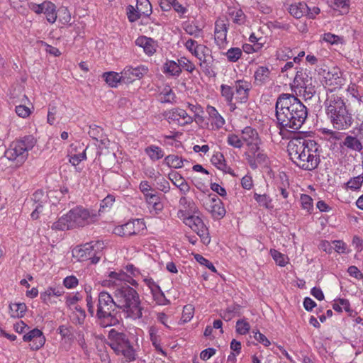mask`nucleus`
<instances>
[{
  "instance_id": "0eeeda50",
  "label": "nucleus",
  "mask_w": 363,
  "mask_h": 363,
  "mask_svg": "<svg viewBox=\"0 0 363 363\" xmlns=\"http://www.w3.org/2000/svg\"><path fill=\"white\" fill-rule=\"evenodd\" d=\"M108 338V345L118 355H122L126 362H132L135 359V352L125 334L111 330Z\"/></svg>"
},
{
  "instance_id": "f3484780",
  "label": "nucleus",
  "mask_w": 363,
  "mask_h": 363,
  "mask_svg": "<svg viewBox=\"0 0 363 363\" xmlns=\"http://www.w3.org/2000/svg\"><path fill=\"white\" fill-rule=\"evenodd\" d=\"M144 226L145 224L140 219H134L116 227L114 232L120 236H131L140 233Z\"/></svg>"
},
{
  "instance_id": "a211bd4d",
  "label": "nucleus",
  "mask_w": 363,
  "mask_h": 363,
  "mask_svg": "<svg viewBox=\"0 0 363 363\" xmlns=\"http://www.w3.org/2000/svg\"><path fill=\"white\" fill-rule=\"evenodd\" d=\"M203 205L215 219H220L225 214L226 211L223 202L216 195L212 197L208 196Z\"/></svg>"
},
{
  "instance_id": "5701e85b",
  "label": "nucleus",
  "mask_w": 363,
  "mask_h": 363,
  "mask_svg": "<svg viewBox=\"0 0 363 363\" xmlns=\"http://www.w3.org/2000/svg\"><path fill=\"white\" fill-rule=\"evenodd\" d=\"M169 180L179 189L182 194L186 195L190 190V186L185 179L178 172H172L169 174Z\"/></svg>"
},
{
  "instance_id": "f257e3e1",
  "label": "nucleus",
  "mask_w": 363,
  "mask_h": 363,
  "mask_svg": "<svg viewBox=\"0 0 363 363\" xmlns=\"http://www.w3.org/2000/svg\"><path fill=\"white\" fill-rule=\"evenodd\" d=\"M275 115L277 126L282 138H290L287 150L291 160L300 169L313 171L318 168L320 162V145L313 140L306 139L302 132L288 131L287 128L298 130L303 124L308 115Z\"/></svg>"
},
{
  "instance_id": "8fccbe9b",
  "label": "nucleus",
  "mask_w": 363,
  "mask_h": 363,
  "mask_svg": "<svg viewBox=\"0 0 363 363\" xmlns=\"http://www.w3.org/2000/svg\"><path fill=\"white\" fill-rule=\"evenodd\" d=\"M271 255L276 263L280 267H284L288 263L285 255L277 250H270Z\"/></svg>"
},
{
  "instance_id": "09e8293b",
  "label": "nucleus",
  "mask_w": 363,
  "mask_h": 363,
  "mask_svg": "<svg viewBox=\"0 0 363 363\" xmlns=\"http://www.w3.org/2000/svg\"><path fill=\"white\" fill-rule=\"evenodd\" d=\"M363 183V175H358L351 178L346 184L348 189L357 190L361 188Z\"/></svg>"
},
{
  "instance_id": "ea45409f",
  "label": "nucleus",
  "mask_w": 363,
  "mask_h": 363,
  "mask_svg": "<svg viewBox=\"0 0 363 363\" xmlns=\"http://www.w3.org/2000/svg\"><path fill=\"white\" fill-rule=\"evenodd\" d=\"M26 310V306L23 303H13L9 305V313L13 318L22 317Z\"/></svg>"
},
{
  "instance_id": "c756f323",
  "label": "nucleus",
  "mask_w": 363,
  "mask_h": 363,
  "mask_svg": "<svg viewBox=\"0 0 363 363\" xmlns=\"http://www.w3.org/2000/svg\"><path fill=\"white\" fill-rule=\"evenodd\" d=\"M145 198L148 205V208L150 210L154 211L155 213H158L162 210L163 205L160 201V197L157 194H152L147 195Z\"/></svg>"
},
{
  "instance_id": "37998d69",
  "label": "nucleus",
  "mask_w": 363,
  "mask_h": 363,
  "mask_svg": "<svg viewBox=\"0 0 363 363\" xmlns=\"http://www.w3.org/2000/svg\"><path fill=\"white\" fill-rule=\"evenodd\" d=\"M86 318V313L84 309L77 306L72 313V320L74 324L82 325Z\"/></svg>"
},
{
  "instance_id": "393cba45",
  "label": "nucleus",
  "mask_w": 363,
  "mask_h": 363,
  "mask_svg": "<svg viewBox=\"0 0 363 363\" xmlns=\"http://www.w3.org/2000/svg\"><path fill=\"white\" fill-rule=\"evenodd\" d=\"M295 96L289 94H282L279 96L276 103L275 113H287V109L291 106V98Z\"/></svg>"
},
{
  "instance_id": "a19ab883",
  "label": "nucleus",
  "mask_w": 363,
  "mask_h": 363,
  "mask_svg": "<svg viewBox=\"0 0 363 363\" xmlns=\"http://www.w3.org/2000/svg\"><path fill=\"white\" fill-rule=\"evenodd\" d=\"M291 100H292L291 106L287 109V113H298V112L308 113L307 108L298 99L294 97L291 98Z\"/></svg>"
},
{
  "instance_id": "b1692460",
  "label": "nucleus",
  "mask_w": 363,
  "mask_h": 363,
  "mask_svg": "<svg viewBox=\"0 0 363 363\" xmlns=\"http://www.w3.org/2000/svg\"><path fill=\"white\" fill-rule=\"evenodd\" d=\"M148 333L150 340L153 347H155V350L162 355L166 356L167 353L162 347L161 337L159 334V329L155 325L150 326L148 328Z\"/></svg>"
},
{
  "instance_id": "2f4dec72",
  "label": "nucleus",
  "mask_w": 363,
  "mask_h": 363,
  "mask_svg": "<svg viewBox=\"0 0 363 363\" xmlns=\"http://www.w3.org/2000/svg\"><path fill=\"white\" fill-rule=\"evenodd\" d=\"M211 162L213 166L222 171L223 173L227 172V165L223 154L220 152H216L211 157Z\"/></svg>"
},
{
  "instance_id": "7c9ffc66",
  "label": "nucleus",
  "mask_w": 363,
  "mask_h": 363,
  "mask_svg": "<svg viewBox=\"0 0 363 363\" xmlns=\"http://www.w3.org/2000/svg\"><path fill=\"white\" fill-rule=\"evenodd\" d=\"M308 11V5L304 3L291 4L289 7V13L296 18H300Z\"/></svg>"
},
{
  "instance_id": "6e6d98bb",
  "label": "nucleus",
  "mask_w": 363,
  "mask_h": 363,
  "mask_svg": "<svg viewBox=\"0 0 363 363\" xmlns=\"http://www.w3.org/2000/svg\"><path fill=\"white\" fill-rule=\"evenodd\" d=\"M341 306H342L344 310L348 313L350 317H355L357 313L350 308V303L349 300L345 298H338L337 300Z\"/></svg>"
},
{
  "instance_id": "423d86ee",
  "label": "nucleus",
  "mask_w": 363,
  "mask_h": 363,
  "mask_svg": "<svg viewBox=\"0 0 363 363\" xmlns=\"http://www.w3.org/2000/svg\"><path fill=\"white\" fill-rule=\"evenodd\" d=\"M104 245L103 242L92 241L77 246L72 250V256L79 262L90 260L91 264H97L103 255Z\"/></svg>"
},
{
  "instance_id": "58836bf2",
  "label": "nucleus",
  "mask_w": 363,
  "mask_h": 363,
  "mask_svg": "<svg viewBox=\"0 0 363 363\" xmlns=\"http://www.w3.org/2000/svg\"><path fill=\"white\" fill-rule=\"evenodd\" d=\"M228 15L230 16L234 23L241 26L246 21V16L241 9H228Z\"/></svg>"
},
{
  "instance_id": "39448f33",
  "label": "nucleus",
  "mask_w": 363,
  "mask_h": 363,
  "mask_svg": "<svg viewBox=\"0 0 363 363\" xmlns=\"http://www.w3.org/2000/svg\"><path fill=\"white\" fill-rule=\"evenodd\" d=\"M36 140L33 135H26L12 142L5 151V157L18 166H21L28 159V152L36 145Z\"/></svg>"
},
{
  "instance_id": "052dcab7",
  "label": "nucleus",
  "mask_w": 363,
  "mask_h": 363,
  "mask_svg": "<svg viewBox=\"0 0 363 363\" xmlns=\"http://www.w3.org/2000/svg\"><path fill=\"white\" fill-rule=\"evenodd\" d=\"M115 202V196L112 194L107 195L101 202L100 208L103 211L111 208Z\"/></svg>"
},
{
  "instance_id": "f8f14e48",
  "label": "nucleus",
  "mask_w": 363,
  "mask_h": 363,
  "mask_svg": "<svg viewBox=\"0 0 363 363\" xmlns=\"http://www.w3.org/2000/svg\"><path fill=\"white\" fill-rule=\"evenodd\" d=\"M293 87L303 89L306 93L305 96H307L308 98H311L315 92L312 84V77L308 76L306 70L301 69L296 72Z\"/></svg>"
},
{
  "instance_id": "bf43d9fd",
  "label": "nucleus",
  "mask_w": 363,
  "mask_h": 363,
  "mask_svg": "<svg viewBox=\"0 0 363 363\" xmlns=\"http://www.w3.org/2000/svg\"><path fill=\"white\" fill-rule=\"evenodd\" d=\"M86 159V150H84L82 153L74 154L73 155H71L69 157V162L73 166H77L82 161L85 160Z\"/></svg>"
},
{
  "instance_id": "79ce46f5",
  "label": "nucleus",
  "mask_w": 363,
  "mask_h": 363,
  "mask_svg": "<svg viewBox=\"0 0 363 363\" xmlns=\"http://www.w3.org/2000/svg\"><path fill=\"white\" fill-rule=\"evenodd\" d=\"M254 199L259 203V206H263L267 209L273 208L272 204V199L267 194H259L255 193Z\"/></svg>"
},
{
  "instance_id": "cd10ccee",
  "label": "nucleus",
  "mask_w": 363,
  "mask_h": 363,
  "mask_svg": "<svg viewBox=\"0 0 363 363\" xmlns=\"http://www.w3.org/2000/svg\"><path fill=\"white\" fill-rule=\"evenodd\" d=\"M247 159L251 168L255 169L257 167V164L266 163L267 156L264 153L263 150H260L259 149L258 152L249 153Z\"/></svg>"
},
{
  "instance_id": "2eb2a0df",
  "label": "nucleus",
  "mask_w": 363,
  "mask_h": 363,
  "mask_svg": "<svg viewBox=\"0 0 363 363\" xmlns=\"http://www.w3.org/2000/svg\"><path fill=\"white\" fill-rule=\"evenodd\" d=\"M147 72L148 69L144 65H140L136 67L126 66L121 72L122 82L124 84L132 83L137 79L143 78Z\"/></svg>"
},
{
  "instance_id": "603ef678",
  "label": "nucleus",
  "mask_w": 363,
  "mask_h": 363,
  "mask_svg": "<svg viewBox=\"0 0 363 363\" xmlns=\"http://www.w3.org/2000/svg\"><path fill=\"white\" fill-rule=\"evenodd\" d=\"M62 284L67 289H73L79 285V280L74 275L67 276L63 279Z\"/></svg>"
},
{
  "instance_id": "dca6fc26",
  "label": "nucleus",
  "mask_w": 363,
  "mask_h": 363,
  "mask_svg": "<svg viewBox=\"0 0 363 363\" xmlns=\"http://www.w3.org/2000/svg\"><path fill=\"white\" fill-rule=\"evenodd\" d=\"M23 340L29 342V347L31 350H38L43 347L46 340L40 330L34 328L24 334Z\"/></svg>"
},
{
  "instance_id": "4c0bfd02",
  "label": "nucleus",
  "mask_w": 363,
  "mask_h": 363,
  "mask_svg": "<svg viewBox=\"0 0 363 363\" xmlns=\"http://www.w3.org/2000/svg\"><path fill=\"white\" fill-rule=\"evenodd\" d=\"M105 82L111 87H116L118 83L122 82L121 74L115 72H104L102 75Z\"/></svg>"
},
{
  "instance_id": "774afa93",
  "label": "nucleus",
  "mask_w": 363,
  "mask_h": 363,
  "mask_svg": "<svg viewBox=\"0 0 363 363\" xmlns=\"http://www.w3.org/2000/svg\"><path fill=\"white\" fill-rule=\"evenodd\" d=\"M139 189L143 194L145 197L147 195L152 194V193L150 192V191L152 190V188L147 181H142L139 184Z\"/></svg>"
},
{
  "instance_id": "a18cd8bd",
  "label": "nucleus",
  "mask_w": 363,
  "mask_h": 363,
  "mask_svg": "<svg viewBox=\"0 0 363 363\" xmlns=\"http://www.w3.org/2000/svg\"><path fill=\"white\" fill-rule=\"evenodd\" d=\"M164 72L169 73L172 76H177L182 72V69L174 61H169L165 63L164 67Z\"/></svg>"
},
{
  "instance_id": "c85d7f7f",
  "label": "nucleus",
  "mask_w": 363,
  "mask_h": 363,
  "mask_svg": "<svg viewBox=\"0 0 363 363\" xmlns=\"http://www.w3.org/2000/svg\"><path fill=\"white\" fill-rule=\"evenodd\" d=\"M340 145L341 147H346L356 152H360L363 148L361 141L357 137L352 135H347Z\"/></svg>"
},
{
  "instance_id": "c9c22d12",
  "label": "nucleus",
  "mask_w": 363,
  "mask_h": 363,
  "mask_svg": "<svg viewBox=\"0 0 363 363\" xmlns=\"http://www.w3.org/2000/svg\"><path fill=\"white\" fill-rule=\"evenodd\" d=\"M62 340L65 342H72L74 339V328L71 326L62 325L57 330Z\"/></svg>"
},
{
  "instance_id": "13d9d810",
  "label": "nucleus",
  "mask_w": 363,
  "mask_h": 363,
  "mask_svg": "<svg viewBox=\"0 0 363 363\" xmlns=\"http://www.w3.org/2000/svg\"><path fill=\"white\" fill-rule=\"evenodd\" d=\"M242 55V50L239 48H232L228 49V61L236 62Z\"/></svg>"
},
{
  "instance_id": "6ab92c4d",
  "label": "nucleus",
  "mask_w": 363,
  "mask_h": 363,
  "mask_svg": "<svg viewBox=\"0 0 363 363\" xmlns=\"http://www.w3.org/2000/svg\"><path fill=\"white\" fill-rule=\"evenodd\" d=\"M30 9L38 14L43 13L49 23H53L57 19L56 6L50 1H44L40 4H31Z\"/></svg>"
},
{
  "instance_id": "ddd939ff",
  "label": "nucleus",
  "mask_w": 363,
  "mask_h": 363,
  "mask_svg": "<svg viewBox=\"0 0 363 363\" xmlns=\"http://www.w3.org/2000/svg\"><path fill=\"white\" fill-rule=\"evenodd\" d=\"M214 40L216 45L221 50V53L227 55L225 52L227 45V25L225 19L219 18L215 23Z\"/></svg>"
},
{
  "instance_id": "49530a36",
  "label": "nucleus",
  "mask_w": 363,
  "mask_h": 363,
  "mask_svg": "<svg viewBox=\"0 0 363 363\" xmlns=\"http://www.w3.org/2000/svg\"><path fill=\"white\" fill-rule=\"evenodd\" d=\"M175 98L174 93L170 89H164L158 96V101L161 103H172Z\"/></svg>"
},
{
  "instance_id": "aec40b11",
  "label": "nucleus",
  "mask_w": 363,
  "mask_h": 363,
  "mask_svg": "<svg viewBox=\"0 0 363 363\" xmlns=\"http://www.w3.org/2000/svg\"><path fill=\"white\" fill-rule=\"evenodd\" d=\"M65 291L62 286H50L45 289L40 294L41 301L46 305H52L57 303L56 298L60 297L64 294Z\"/></svg>"
},
{
  "instance_id": "4468645a",
  "label": "nucleus",
  "mask_w": 363,
  "mask_h": 363,
  "mask_svg": "<svg viewBox=\"0 0 363 363\" xmlns=\"http://www.w3.org/2000/svg\"><path fill=\"white\" fill-rule=\"evenodd\" d=\"M242 142L245 143L249 153H255L259 151L262 141L255 129L250 126L245 128L242 132Z\"/></svg>"
},
{
  "instance_id": "473e14b6",
  "label": "nucleus",
  "mask_w": 363,
  "mask_h": 363,
  "mask_svg": "<svg viewBox=\"0 0 363 363\" xmlns=\"http://www.w3.org/2000/svg\"><path fill=\"white\" fill-rule=\"evenodd\" d=\"M345 111V105L344 101L340 98H337L330 101L326 113H344Z\"/></svg>"
},
{
  "instance_id": "0e129e2a",
  "label": "nucleus",
  "mask_w": 363,
  "mask_h": 363,
  "mask_svg": "<svg viewBox=\"0 0 363 363\" xmlns=\"http://www.w3.org/2000/svg\"><path fill=\"white\" fill-rule=\"evenodd\" d=\"M254 333V338L259 342V343H262L264 346H269L270 345V341L267 338V337L259 333L258 330L257 332L252 331Z\"/></svg>"
},
{
  "instance_id": "9d476101",
  "label": "nucleus",
  "mask_w": 363,
  "mask_h": 363,
  "mask_svg": "<svg viewBox=\"0 0 363 363\" xmlns=\"http://www.w3.org/2000/svg\"><path fill=\"white\" fill-rule=\"evenodd\" d=\"M152 4L149 0H137L136 8L129 5L128 9V18L130 22H135L142 16H149L151 15Z\"/></svg>"
},
{
  "instance_id": "680f3d73",
  "label": "nucleus",
  "mask_w": 363,
  "mask_h": 363,
  "mask_svg": "<svg viewBox=\"0 0 363 363\" xmlns=\"http://www.w3.org/2000/svg\"><path fill=\"white\" fill-rule=\"evenodd\" d=\"M32 199L34 201L35 206L38 203H41L43 206L47 197L42 190H38L33 194Z\"/></svg>"
},
{
  "instance_id": "e2e57ef3",
  "label": "nucleus",
  "mask_w": 363,
  "mask_h": 363,
  "mask_svg": "<svg viewBox=\"0 0 363 363\" xmlns=\"http://www.w3.org/2000/svg\"><path fill=\"white\" fill-rule=\"evenodd\" d=\"M228 145L237 148H240L243 145L242 138H240L234 134L228 135Z\"/></svg>"
},
{
  "instance_id": "f704fd0d",
  "label": "nucleus",
  "mask_w": 363,
  "mask_h": 363,
  "mask_svg": "<svg viewBox=\"0 0 363 363\" xmlns=\"http://www.w3.org/2000/svg\"><path fill=\"white\" fill-rule=\"evenodd\" d=\"M188 161L182 159L176 155H169L164 158V163L169 167L178 169L184 166V162Z\"/></svg>"
},
{
  "instance_id": "5fc2aeb1",
  "label": "nucleus",
  "mask_w": 363,
  "mask_h": 363,
  "mask_svg": "<svg viewBox=\"0 0 363 363\" xmlns=\"http://www.w3.org/2000/svg\"><path fill=\"white\" fill-rule=\"evenodd\" d=\"M194 308L191 305H186L183 308L182 320L186 323L191 320L194 316Z\"/></svg>"
},
{
  "instance_id": "de8ad7c7",
  "label": "nucleus",
  "mask_w": 363,
  "mask_h": 363,
  "mask_svg": "<svg viewBox=\"0 0 363 363\" xmlns=\"http://www.w3.org/2000/svg\"><path fill=\"white\" fill-rule=\"evenodd\" d=\"M235 90L237 94L240 96L241 99H246L247 98L249 89L247 82L242 81L236 82Z\"/></svg>"
},
{
  "instance_id": "412c9836",
  "label": "nucleus",
  "mask_w": 363,
  "mask_h": 363,
  "mask_svg": "<svg viewBox=\"0 0 363 363\" xmlns=\"http://www.w3.org/2000/svg\"><path fill=\"white\" fill-rule=\"evenodd\" d=\"M342 73L340 69L333 67L331 71H329L325 77V86H331V91L337 89L341 88L344 84V79L342 78Z\"/></svg>"
},
{
  "instance_id": "1a4fd4ad",
  "label": "nucleus",
  "mask_w": 363,
  "mask_h": 363,
  "mask_svg": "<svg viewBox=\"0 0 363 363\" xmlns=\"http://www.w3.org/2000/svg\"><path fill=\"white\" fill-rule=\"evenodd\" d=\"M138 286L137 281L123 271L110 272L107 278L102 281L101 285L104 287H112L116 285H129Z\"/></svg>"
},
{
  "instance_id": "c03bdc74",
  "label": "nucleus",
  "mask_w": 363,
  "mask_h": 363,
  "mask_svg": "<svg viewBox=\"0 0 363 363\" xmlns=\"http://www.w3.org/2000/svg\"><path fill=\"white\" fill-rule=\"evenodd\" d=\"M201 115H172L171 117H169V119L173 121H177L179 124L184 125L185 123H191L194 118L195 120L200 118Z\"/></svg>"
},
{
  "instance_id": "72a5a7b5",
  "label": "nucleus",
  "mask_w": 363,
  "mask_h": 363,
  "mask_svg": "<svg viewBox=\"0 0 363 363\" xmlns=\"http://www.w3.org/2000/svg\"><path fill=\"white\" fill-rule=\"evenodd\" d=\"M270 71L268 67L260 66L255 72V80L257 84L265 83L269 78Z\"/></svg>"
},
{
  "instance_id": "9b49d317",
  "label": "nucleus",
  "mask_w": 363,
  "mask_h": 363,
  "mask_svg": "<svg viewBox=\"0 0 363 363\" xmlns=\"http://www.w3.org/2000/svg\"><path fill=\"white\" fill-rule=\"evenodd\" d=\"M142 280L150 289L153 300L157 305L165 306L169 304V301L166 298L160 286L148 274H142Z\"/></svg>"
},
{
  "instance_id": "4be33fe9",
  "label": "nucleus",
  "mask_w": 363,
  "mask_h": 363,
  "mask_svg": "<svg viewBox=\"0 0 363 363\" xmlns=\"http://www.w3.org/2000/svg\"><path fill=\"white\" fill-rule=\"evenodd\" d=\"M351 115H331V122L334 128L337 130L347 129L353 122Z\"/></svg>"
},
{
  "instance_id": "bb28decb",
  "label": "nucleus",
  "mask_w": 363,
  "mask_h": 363,
  "mask_svg": "<svg viewBox=\"0 0 363 363\" xmlns=\"http://www.w3.org/2000/svg\"><path fill=\"white\" fill-rule=\"evenodd\" d=\"M135 44L143 48L144 52L148 55H152L155 52V46L154 40L145 36H141L136 39Z\"/></svg>"
},
{
  "instance_id": "f03ea898",
  "label": "nucleus",
  "mask_w": 363,
  "mask_h": 363,
  "mask_svg": "<svg viewBox=\"0 0 363 363\" xmlns=\"http://www.w3.org/2000/svg\"><path fill=\"white\" fill-rule=\"evenodd\" d=\"M116 307L121 309L125 318L138 320L143 317V307L137 291L130 285L112 286Z\"/></svg>"
},
{
  "instance_id": "4d7b16f0",
  "label": "nucleus",
  "mask_w": 363,
  "mask_h": 363,
  "mask_svg": "<svg viewBox=\"0 0 363 363\" xmlns=\"http://www.w3.org/2000/svg\"><path fill=\"white\" fill-rule=\"evenodd\" d=\"M194 259L201 264L206 266L212 272H216V268L212 262L199 254L194 255Z\"/></svg>"
},
{
  "instance_id": "e433bc0d",
  "label": "nucleus",
  "mask_w": 363,
  "mask_h": 363,
  "mask_svg": "<svg viewBox=\"0 0 363 363\" xmlns=\"http://www.w3.org/2000/svg\"><path fill=\"white\" fill-rule=\"evenodd\" d=\"M145 152L152 161L159 160L164 155V152L162 149L156 145L148 146L145 148Z\"/></svg>"
},
{
  "instance_id": "864d4df0",
  "label": "nucleus",
  "mask_w": 363,
  "mask_h": 363,
  "mask_svg": "<svg viewBox=\"0 0 363 363\" xmlns=\"http://www.w3.org/2000/svg\"><path fill=\"white\" fill-rule=\"evenodd\" d=\"M250 328V324L244 320H238L236 323V332L240 335H245Z\"/></svg>"
},
{
  "instance_id": "69168bd1",
  "label": "nucleus",
  "mask_w": 363,
  "mask_h": 363,
  "mask_svg": "<svg viewBox=\"0 0 363 363\" xmlns=\"http://www.w3.org/2000/svg\"><path fill=\"white\" fill-rule=\"evenodd\" d=\"M348 274L357 279H363V274L360 272V270L356 266H350L347 269Z\"/></svg>"
},
{
  "instance_id": "3c124183",
  "label": "nucleus",
  "mask_w": 363,
  "mask_h": 363,
  "mask_svg": "<svg viewBox=\"0 0 363 363\" xmlns=\"http://www.w3.org/2000/svg\"><path fill=\"white\" fill-rule=\"evenodd\" d=\"M301 203L303 209L306 210L308 213H311V211L313 209V199L309 195L301 194Z\"/></svg>"
},
{
  "instance_id": "7ed1b4c3",
  "label": "nucleus",
  "mask_w": 363,
  "mask_h": 363,
  "mask_svg": "<svg viewBox=\"0 0 363 363\" xmlns=\"http://www.w3.org/2000/svg\"><path fill=\"white\" fill-rule=\"evenodd\" d=\"M94 216V215H91L88 209L82 206H77L62 216L52 224V228L65 230L76 227H83L91 223Z\"/></svg>"
},
{
  "instance_id": "20e7f679",
  "label": "nucleus",
  "mask_w": 363,
  "mask_h": 363,
  "mask_svg": "<svg viewBox=\"0 0 363 363\" xmlns=\"http://www.w3.org/2000/svg\"><path fill=\"white\" fill-rule=\"evenodd\" d=\"M114 296L106 291H101L98 296L96 317L99 324L103 328L116 325L119 323L118 318L114 313L116 301Z\"/></svg>"
},
{
  "instance_id": "338daca9",
  "label": "nucleus",
  "mask_w": 363,
  "mask_h": 363,
  "mask_svg": "<svg viewBox=\"0 0 363 363\" xmlns=\"http://www.w3.org/2000/svg\"><path fill=\"white\" fill-rule=\"evenodd\" d=\"M125 269L126 272L130 274V277H138L140 276L142 277V274H144L143 273H141L140 271L133 264H127Z\"/></svg>"
},
{
  "instance_id": "6e6552de",
  "label": "nucleus",
  "mask_w": 363,
  "mask_h": 363,
  "mask_svg": "<svg viewBox=\"0 0 363 363\" xmlns=\"http://www.w3.org/2000/svg\"><path fill=\"white\" fill-rule=\"evenodd\" d=\"M185 225H188L191 229L196 232L200 237L204 245H208L211 242L208 230L201 218L196 216H188L182 219Z\"/></svg>"
},
{
  "instance_id": "a878e982",
  "label": "nucleus",
  "mask_w": 363,
  "mask_h": 363,
  "mask_svg": "<svg viewBox=\"0 0 363 363\" xmlns=\"http://www.w3.org/2000/svg\"><path fill=\"white\" fill-rule=\"evenodd\" d=\"M179 204L181 208L178 211V217L180 219H183L191 215L194 206L191 199L184 196H182L179 201Z\"/></svg>"
}]
</instances>
